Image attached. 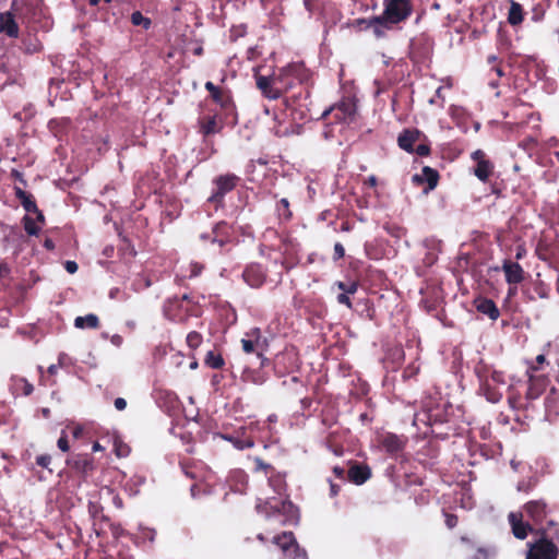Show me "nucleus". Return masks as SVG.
<instances>
[{
	"label": "nucleus",
	"instance_id": "nucleus-1",
	"mask_svg": "<svg viewBox=\"0 0 559 559\" xmlns=\"http://www.w3.org/2000/svg\"><path fill=\"white\" fill-rule=\"evenodd\" d=\"M255 508L267 521L278 525L296 523L298 519L297 509L288 500L270 498L264 502H259Z\"/></svg>",
	"mask_w": 559,
	"mask_h": 559
},
{
	"label": "nucleus",
	"instance_id": "nucleus-2",
	"mask_svg": "<svg viewBox=\"0 0 559 559\" xmlns=\"http://www.w3.org/2000/svg\"><path fill=\"white\" fill-rule=\"evenodd\" d=\"M385 9L382 16L374 17L371 23L396 24L405 20L411 14V5L407 0H385Z\"/></svg>",
	"mask_w": 559,
	"mask_h": 559
},
{
	"label": "nucleus",
	"instance_id": "nucleus-3",
	"mask_svg": "<svg viewBox=\"0 0 559 559\" xmlns=\"http://www.w3.org/2000/svg\"><path fill=\"white\" fill-rule=\"evenodd\" d=\"M273 543L282 549V559H307L306 552L299 548L290 532L274 536Z\"/></svg>",
	"mask_w": 559,
	"mask_h": 559
},
{
	"label": "nucleus",
	"instance_id": "nucleus-4",
	"mask_svg": "<svg viewBox=\"0 0 559 559\" xmlns=\"http://www.w3.org/2000/svg\"><path fill=\"white\" fill-rule=\"evenodd\" d=\"M481 380V390L484 391V394L486 395L487 400L491 403H497L502 397V392L499 390V385H504V377L499 371H492L489 377H486Z\"/></svg>",
	"mask_w": 559,
	"mask_h": 559
},
{
	"label": "nucleus",
	"instance_id": "nucleus-5",
	"mask_svg": "<svg viewBox=\"0 0 559 559\" xmlns=\"http://www.w3.org/2000/svg\"><path fill=\"white\" fill-rule=\"evenodd\" d=\"M558 549L554 543L542 537L534 544H528V551L525 559H556Z\"/></svg>",
	"mask_w": 559,
	"mask_h": 559
},
{
	"label": "nucleus",
	"instance_id": "nucleus-6",
	"mask_svg": "<svg viewBox=\"0 0 559 559\" xmlns=\"http://www.w3.org/2000/svg\"><path fill=\"white\" fill-rule=\"evenodd\" d=\"M255 84L257 87L261 91L264 97L269 99H277L280 98L284 91L287 88H283L282 86L276 85V79H270L265 75L255 74Z\"/></svg>",
	"mask_w": 559,
	"mask_h": 559
},
{
	"label": "nucleus",
	"instance_id": "nucleus-7",
	"mask_svg": "<svg viewBox=\"0 0 559 559\" xmlns=\"http://www.w3.org/2000/svg\"><path fill=\"white\" fill-rule=\"evenodd\" d=\"M356 107L355 104L350 100H344L340 104L326 109L322 117H326L330 112H334V118L341 122L350 121L353 116L355 115Z\"/></svg>",
	"mask_w": 559,
	"mask_h": 559
},
{
	"label": "nucleus",
	"instance_id": "nucleus-8",
	"mask_svg": "<svg viewBox=\"0 0 559 559\" xmlns=\"http://www.w3.org/2000/svg\"><path fill=\"white\" fill-rule=\"evenodd\" d=\"M248 335L251 338H249V340L242 338L241 340L242 350L246 354L257 353L258 356H261V352L263 350V347H264L263 346L264 341L261 340L259 329L252 330Z\"/></svg>",
	"mask_w": 559,
	"mask_h": 559
},
{
	"label": "nucleus",
	"instance_id": "nucleus-9",
	"mask_svg": "<svg viewBox=\"0 0 559 559\" xmlns=\"http://www.w3.org/2000/svg\"><path fill=\"white\" fill-rule=\"evenodd\" d=\"M238 181V177L231 174L219 176L215 179L216 192L211 199L222 198L225 193L231 191Z\"/></svg>",
	"mask_w": 559,
	"mask_h": 559
},
{
	"label": "nucleus",
	"instance_id": "nucleus-10",
	"mask_svg": "<svg viewBox=\"0 0 559 559\" xmlns=\"http://www.w3.org/2000/svg\"><path fill=\"white\" fill-rule=\"evenodd\" d=\"M502 270L504 272L506 281L508 284H519L524 278V271L522 266L516 262L504 261Z\"/></svg>",
	"mask_w": 559,
	"mask_h": 559
},
{
	"label": "nucleus",
	"instance_id": "nucleus-11",
	"mask_svg": "<svg viewBox=\"0 0 559 559\" xmlns=\"http://www.w3.org/2000/svg\"><path fill=\"white\" fill-rule=\"evenodd\" d=\"M509 522L512 527L513 535L519 539H524L527 536V532L531 531V526L523 522L522 513L511 512L509 514Z\"/></svg>",
	"mask_w": 559,
	"mask_h": 559
},
{
	"label": "nucleus",
	"instance_id": "nucleus-12",
	"mask_svg": "<svg viewBox=\"0 0 559 559\" xmlns=\"http://www.w3.org/2000/svg\"><path fill=\"white\" fill-rule=\"evenodd\" d=\"M524 508L527 516L535 524L540 523L546 515V504L540 500L530 501L525 504Z\"/></svg>",
	"mask_w": 559,
	"mask_h": 559
},
{
	"label": "nucleus",
	"instance_id": "nucleus-13",
	"mask_svg": "<svg viewBox=\"0 0 559 559\" xmlns=\"http://www.w3.org/2000/svg\"><path fill=\"white\" fill-rule=\"evenodd\" d=\"M0 33L8 35L9 37L19 36V26L14 20V16L10 12L0 13Z\"/></svg>",
	"mask_w": 559,
	"mask_h": 559
},
{
	"label": "nucleus",
	"instance_id": "nucleus-14",
	"mask_svg": "<svg viewBox=\"0 0 559 559\" xmlns=\"http://www.w3.org/2000/svg\"><path fill=\"white\" fill-rule=\"evenodd\" d=\"M476 309L483 314L488 316L491 320H497L499 317V310L495 302L490 299L480 298L475 300Z\"/></svg>",
	"mask_w": 559,
	"mask_h": 559
},
{
	"label": "nucleus",
	"instance_id": "nucleus-15",
	"mask_svg": "<svg viewBox=\"0 0 559 559\" xmlns=\"http://www.w3.org/2000/svg\"><path fill=\"white\" fill-rule=\"evenodd\" d=\"M243 278L251 287H259L264 276L259 266H250L245 270Z\"/></svg>",
	"mask_w": 559,
	"mask_h": 559
},
{
	"label": "nucleus",
	"instance_id": "nucleus-16",
	"mask_svg": "<svg viewBox=\"0 0 559 559\" xmlns=\"http://www.w3.org/2000/svg\"><path fill=\"white\" fill-rule=\"evenodd\" d=\"M419 138V131L417 130H406L402 134H400L397 141L401 148L412 152L414 143Z\"/></svg>",
	"mask_w": 559,
	"mask_h": 559
},
{
	"label": "nucleus",
	"instance_id": "nucleus-17",
	"mask_svg": "<svg viewBox=\"0 0 559 559\" xmlns=\"http://www.w3.org/2000/svg\"><path fill=\"white\" fill-rule=\"evenodd\" d=\"M348 477L353 483L361 485L370 477V469L367 466H352L348 471Z\"/></svg>",
	"mask_w": 559,
	"mask_h": 559
},
{
	"label": "nucleus",
	"instance_id": "nucleus-18",
	"mask_svg": "<svg viewBox=\"0 0 559 559\" xmlns=\"http://www.w3.org/2000/svg\"><path fill=\"white\" fill-rule=\"evenodd\" d=\"M15 194L27 213L37 212L38 207L31 194L22 189H16Z\"/></svg>",
	"mask_w": 559,
	"mask_h": 559
},
{
	"label": "nucleus",
	"instance_id": "nucleus-19",
	"mask_svg": "<svg viewBox=\"0 0 559 559\" xmlns=\"http://www.w3.org/2000/svg\"><path fill=\"white\" fill-rule=\"evenodd\" d=\"M382 445L388 452H397L403 448L402 440L395 435H385L382 438Z\"/></svg>",
	"mask_w": 559,
	"mask_h": 559
},
{
	"label": "nucleus",
	"instance_id": "nucleus-20",
	"mask_svg": "<svg viewBox=\"0 0 559 559\" xmlns=\"http://www.w3.org/2000/svg\"><path fill=\"white\" fill-rule=\"evenodd\" d=\"M98 318L97 316L95 314H87L85 317H76L75 320H74V325L75 328L78 329H85V328H91V329H96L98 326Z\"/></svg>",
	"mask_w": 559,
	"mask_h": 559
},
{
	"label": "nucleus",
	"instance_id": "nucleus-21",
	"mask_svg": "<svg viewBox=\"0 0 559 559\" xmlns=\"http://www.w3.org/2000/svg\"><path fill=\"white\" fill-rule=\"evenodd\" d=\"M491 170L492 165L490 164V162L487 159H481L477 164L474 174L479 180L486 181L489 178Z\"/></svg>",
	"mask_w": 559,
	"mask_h": 559
},
{
	"label": "nucleus",
	"instance_id": "nucleus-22",
	"mask_svg": "<svg viewBox=\"0 0 559 559\" xmlns=\"http://www.w3.org/2000/svg\"><path fill=\"white\" fill-rule=\"evenodd\" d=\"M205 364L213 369H221L225 362L221 354L210 350L206 354Z\"/></svg>",
	"mask_w": 559,
	"mask_h": 559
},
{
	"label": "nucleus",
	"instance_id": "nucleus-23",
	"mask_svg": "<svg viewBox=\"0 0 559 559\" xmlns=\"http://www.w3.org/2000/svg\"><path fill=\"white\" fill-rule=\"evenodd\" d=\"M508 20L512 25L520 24L523 21L522 7L519 3L512 1Z\"/></svg>",
	"mask_w": 559,
	"mask_h": 559
},
{
	"label": "nucleus",
	"instance_id": "nucleus-24",
	"mask_svg": "<svg viewBox=\"0 0 559 559\" xmlns=\"http://www.w3.org/2000/svg\"><path fill=\"white\" fill-rule=\"evenodd\" d=\"M23 222L26 233L31 236L37 235L41 229V226L29 215H26L23 218Z\"/></svg>",
	"mask_w": 559,
	"mask_h": 559
},
{
	"label": "nucleus",
	"instance_id": "nucleus-25",
	"mask_svg": "<svg viewBox=\"0 0 559 559\" xmlns=\"http://www.w3.org/2000/svg\"><path fill=\"white\" fill-rule=\"evenodd\" d=\"M131 22L135 26H142L147 29L151 26V20L145 17L140 11H135L131 14Z\"/></svg>",
	"mask_w": 559,
	"mask_h": 559
},
{
	"label": "nucleus",
	"instance_id": "nucleus-26",
	"mask_svg": "<svg viewBox=\"0 0 559 559\" xmlns=\"http://www.w3.org/2000/svg\"><path fill=\"white\" fill-rule=\"evenodd\" d=\"M202 343V335L198 332H190L187 335V344L190 348H198Z\"/></svg>",
	"mask_w": 559,
	"mask_h": 559
},
{
	"label": "nucleus",
	"instance_id": "nucleus-27",
	"mask_svg": "<svg viewBox=\"0 0 559 559\" xmlns=\"http://www.w3.org/2000/svg\"><path fill=\"white\" fill-rule=\"evenodd\" d=\"M424 174H425L426 179L428 181L429 188L433 189L437 186V182H438V174L433 169H431L429 167H425L424 168Z\"/></svg>",
	"mask_w": 559,
	"mask_h": 559
},
{
	"label": "nucleus",
	"instance_id": "nucleus-28",
	"mask_svg": "<svg viewBox=\"0 0 559 559\" xmlns=\"http://www.w3.org/2000/svg\"><path fill=\"white\" fill-rule=\"evenodd\" d=\"M336 286L338 289L343 290L345 294H355L357 292L358 285L355 282H352L349 284H345L344 282H337Z\"/></svg>",
	"mask_w": 559,
	"mask_h": 559
},
{
	"label": "nucleus",
	"instance_id": "nucleus-29",
	"mask_svg": "<svg viewBox=\"0 0 559 559\" xmlns=\"http://www.w3.org/2000/svg\"><path fill=\"white\" fill-rule=\"evenodd\" d=\"M290 70H292L290 66L285 67V68L281 69L278 73L270 75L269 78L276 79V85L281 86L284 83V78L290 72Z\"/></svg>",
	"mask_w": 559,
	"mask_h": 559
},
{
	"label": "nucleus",
	"instance_id": "nucleus-30",
	"mask_svg": "<svg viewBox=\"0 0 559 559\" xmlns=\"http://www.w3.org/2000/svg\"><path fill=\"white\" fill-rule=\"evenodd\" d=\"M205 88L211 93L214 100L218 103L223 102L221 91L212 82H206Z\"/></svg>",
	"mask_w": 559,
	"mask_h": 559
},
{
	"label": "nucleus",
	"instance_id": "nucleus-31",
	"mask_svg": "<svg viewBox=\"0 0 559 559\" xmlns=\"http://www.w3.org/2000/svg\"><path fill=\"white\" fill-rule=\"evenodd\" d=\"M115 452H116L117 456L123 457L129 454L130 449L127 444H123L121 442H116L115 443Z\"/></svg>",
	"mask_w": 559,
	"mask_h": 559
},
{
	"label": "nucleus",
	"instance_id": "nucleus-32",
	"mask_svg": "<svg viewBox=\"0 0 559 559\" xmlns=\"http://www.w3.org/2000/svg\"><path fill=\"white\" fill-rule=\"evenodd\" d=\"M57 444H58V448L62 452H68L69 451V443H68V439H67V435H66L64 430H62L61 436H60Z\"/></svg>",
	"mask_w": 559,
	"mask_h": 559
},
{
	"label": "nucleus",
	"instance_id": "nucleus-33",
	"mask_svg": "<svg viewBox=\"0 0 559 559\" xmlns=\"http://www.w3.org/2000/svg\"><path fill=\"white\" fill-rule=\"evenodd\" d=\"M203 131L205 134L214 133L216 131V121L215 119H210L204 126Z\"/></svg>",
	"mask_w": 559,
	"mask_h": 559
},
{
	"label": "nucleus",
	"instance_id": "nucleus-34",
	"mask_svg": "<svg viewBox=\"0 0 559 559\" xmlns=\"http://www.w3.org/2000/svg\"><path fill=\"white\" fill-rule=\"evenodd\" d=\"M36 462L41 467H48L51 462V457L49 455H40L37 457Z\"/></svg>",
	"mask_w": 559,
	"mask_h": 559
},
{
	"label": "nucleus",
	"instance_id": "nucleus-35",
	"mask_svg": "<svg viewBox=\"0 0 559 559\" xmlns=\"http://www.w3.org/2000/svg\"><path fill=\"white\" fill-rule=\"evenodd\" d=\"M349 294L342 293L337 296V301L342 305H346L347 307H352L350 299L348 297Z\"/></svg>",
	"mask_w": 559,
	"mask_h": 559
},
{
	"label": "nucleus",
	"instance_id": "nucleus-36",
	"mask_svg": "<svg viewBox=\"0 0 559 559\" xmlns=\"http://www.w3.org/2000/svg\"><path fill=\"white\" fill-rule=\"evenodd\" d=\"M19 382L23 384V393L25 395H29L33 392V385L28 383L25 379H20Z\"/></svg>",
	"mask_w": 559,
	"mask_h": 559
},
{
	"label": "nucleus",
	"instance_id": "nucleus-37",
	"mask_svg": "<svg viewBox=\"0 0 559 559\" xmlns=\"http://www.w3.org/2000/svg\"><path fill=\"white\" fill-rule=\"evenodd\" d=\"M64 267L68 273L74 274L78 271V264L74 261H67L64 263Z\"/></svg>",
	"mask_w": 559,
	"mask_h": 559
},
{
	"label": "nucleus",
	"instance_id": "nucleus-38",
	"mask_svg": "<svg viewBox=\"0 0 559 559\" xmlns=\"http://www.w3.org/2000/svg\"><path fill=\"white\" fill-rule=\"evenodd\" d=\"M334 254H335V259H341L345 254L344 247L338 242L335 243V246H334Z\"/></svg>",
	"mask_w": 559,
	"mask_h": 559
},
{
	"label": "nucleus",
	"instance_id": "nucleus-39",
	"mask_svg": "<svg viewBox=\"0 0 559 559\" xmlns=\"http://www.w3.org/2000/svg\"><path fill=\"white\" fill-rule=\"evenodd\" d=\"M115 407L118 411H123L127 407V401L122 397H117L115 400Z\"/></svg>",
	"mask_w": 559,
	"mask_h": 559
},
{
	"label": "nucleus",
	"instance_id": "nucleus-40",
	"mask_svg": "<svg viewBox=\"0 0 559 559\" xmlns=\"http://www.w3.org/2000/svg\"><path fill=\"white\" fill-rule=\"evenodd\" d=\"M202 269H203V266L201 264H199L197 262L192 263L191 264V275L192 276L199 275L201 273Z\"/></svg>",
	"mask_w": 559,
	"mask_h": 559
},
{
	"label": "nucleus",
	"instance_id": "nucleus-41",
	"mask_svg": "<svg viewBox=\"0 0 559 559\" xmlns=\"http://www.w3.org/2000/svg\"><path fill=\"white\" fill-rule=\"evenodd\" d=\"M10 273V269L8 266V264L5 263H0V278H4L9 275Z\"/></svg>",
	"mask_w": 559,
	"mask_h": 559
},
{
	"label": "nucleus",
	"instance_id": "nucleus-42",
	"mask_svg": "<svg viewBox=\"0 0 559 559\" xmlns=\"http://www.w3.org/2000/svg\"><path fill=\"white\" fill-rule=\"evenodd\" d=\"M472 157H473V159H474V160H476V162H477V164L479 163V160H481V159H486V158H485V153H484L483 151H480V150L475 151V152L472 154Z\"/></svg>",
	"mask_w": 559,
	"mask_h": 559
},
{
	"label": "nucleus",
	"instance_id": "nucleus-43",
	"mask_svg": "<svg viewBox=\"0 0 559 559\" xmlns=\"http://www.w3.org/2000/svg\"><path fill=\"white\" fill-rule=\"evenodd\" d=\"M416 152L420 156H425L429 153V148L427 145H418Z\"/></svg>",
	"mask_w": 559,
	"mask_h": 559
},
{
	"label": "nucleus",
	"instance_id": "nucleus-44",
	"mask_svg": "<svg viewBox=\"0 0 559 559\" xmlns=\"http://www.w3.org/2000/svg\"><path fill=\"white\" fill-rule=\"evenodd\" d=\"M539 393L534 390L533 385H531L527 390L526 396L531 400L537 399Z\"/></svg>",
	"mask_w": 559,
	"mask_h": 559
},
{
	"label": "nucleus",
	"instance_id": "nucleus-45",
	"mask_svg": "<svg viewBox=\"0 0 559 559\" xmlns=\"http://www.w3.org/2000/svg\"><path fill=\"white\" fill-rule=\"evenodd\" d=\"M366 185H369L370 187H376L378 183V179L376 176H369L367 180L365 181Z\"/></svg>",
	"mask_w": 559,
	"mask_h": 559
},
{
	"label": "nucleus",
	"instance_id": "nucleus-46",
	"mask_svg": "<svg viewBox=\"0 0 559 559\" xmlns=\"http://www.w3.org/2000/svg\"><path fill=\"white\" fill-rule=\"evenodd\" d=\"M447 525L451 528L456 525V518L454 515H448Z\"/></svg>",
	"mask_w": 559,
	"mask_h": 559
},
{
	"label": "nucleus",
	"instance_id": "nucleus-47",
	"mask_svg": "<svg viewBox=\"0 0 559 559\" xmlns=\"http://www.w3.org/2000/svg\"><path fill=\"white\" fill-rule=\"evenodd\" d=\"M340 487L336 484L331 483L330 485V495L331 497H335L338 493Z\"/></svg>",
	"mask_w": 559,
	"mask_h": 559
},
{
	"label": "nucleus",
	"instance_id": "nucleus-48",
	"mask_svg": "<svg viewBox=\"0 0 559 559\" xmlns=\"http://www.w3.org/2000/svg\"><path fill=\"white\" fill-rule=\"evenodd\" d=\"M33 214L36 215V222L41 226L44 224V215L43 213L37 209V212H34Z\"/></svg>",
	"mask_w": 559,
	"mask_h": 559
},
{
	"label": "nucleus",
	"instance_id": "nucleus-49",
	"mask_svg": "<svg viewBox=\"0 0 559 559\" xmlns=\"http://www.w3.org/2000/svg\"><path fill=\"white\" fill-rule=\"evenodd\" d=\"M82 431H83L82 427H80V426L75 427L73 430V437L79 438L81 436Z\"/></svg>",
	"mask_w": 559,
	"mask_h": 559
},
{
	"label": "nucleus",
	"instance_id": "nucleus-50",
	"mask_svg": "<svg viewBox=\"0 0 559 559\" xmlns=\"http://www.w3.org/2000/svg\"><path fill=\"white\" fill-rule=\"evenodd\" d=\"M368 25H369V26H373V27H374V33H376V35H377V36H380V35L382 34V33L380 32V29H378V26H379L380 24L371 23V20H370V21L368 22Z\"/></svg>",
	"mask_w": 559,
	"mask_h": 559
},
{
	"label": "nucleus",
	"instance_id": "nucleus-51",
	"mask_svg": "<svg viewBox=\"0 0 559 559\" xmlns=\"http://www.w3.org/2000/svg\"><path fill=\"white\" fill-rule=\"evenodd\" d=\"M333 471H334V473H335L338 477H341V478L343 477V475H344V469H343V468H341V467H334V469H333Z\"/></svg>",
	"mask_w": 559,
	"mask_h": 559
},
{
	"label": "nucleus",
	"instance_id": "nucleus-52",
	"mask_svg": "<svg viewBox=\"0 0 559 559\" xmlns=\"http://www.w3.org/2000/svg\"><path fill=\"white\" fill-rule=\"evenodd\" d=\"M57 370H58V366L57 365H51L49 368H48V372L50 374H56L57 373Z\"/></svg>",
	"mask_w": 559,
	"mask_h": 559
},
{
	"label": "nucleus",
	"instance_id": "nucleus-53",
	"mask_svg": "<svg viewBox=\"0 0 559 559\" xmlns=\"http://www.w3.org/2000/svg\"><path fill=\"white\" fill-rule=\"evenodd\" d=\"M280 204H281L285 210H288V205H289V203H288V200H287V199H282V200L280 201Z\"/></svg>",
	"mask_w": 559,
	"mask_h": 559
},
{
	"label": "nucleus",
	"instance_id": "nucleus-54",
	"mask_svg": "<svg viewBox=\"0 0 559 559\" xmlns=\"http://www.w3.org/2000/svg\"><path fill=\"white\" fill-rule=\"evenodd\" d=\"M545 360H546L545 355H538V356L536 357V361H537V364H539V365H540V364H544V362H545Z\"/></svg>",
	"mask_w": 559,
	"mask_h": 559
},
{
	"label": "nucleus",
	"instance_id": "nucleus-55",
	"mask_svg": "<svg viewBox=\"0 0 559 559\" xmlns=\"http://www.w3.org/2000/svg\"><path fill=\"white\" fill-rule=\"evenodd\" d=\"M103 450V447L98 443V442H95L93 444V451H102Z\"/></svg>",
	"mask_w": 559,
	"mask_h": 559
},
{
	"label": "nucleus",
	"instance_id": "nucleus-56",
	"mask_svg": "<svg viewBox=\"0 0 559 559\" xmlns=\"http://www.w3.org/2000/svg\"><path fill=\"white\" fill-rule=\"evenodd\" d=\"M45 247H46V248H48V249H52V248H53V243H52V241H51V240H49V239H47V240L45 241Z\"/></svg>",
	"mask_w": 559,
	"mask_h": 559
},
{
	"label": "nucleus",
	"instance_id": "nucleus-57",
	"mask_svg": "<svg viewBox=\"0 0 559 559\" xmlns=\"http://www.w3.org/2000/svg\"><path fill=\"white\" fill-rule=\"evenodd\" d=\"M511 466L514 471H518V466H519V463L515 462L514 460L511 461Z\"/></svg>",
	"mask_w": 559,
	"mask_h": 559
},
{
	"label": "nucleus",
	"instance_id": "nucleus-58",
	"mask_svg": "<svg viewBox=\"0 0 559 559\" xmlns=\"http://www.w3.org/2000/svg\"><path fill=\"white\" fill-rule=\"evenodd\" d=\"M526 489H527V488L525 487L524 483H520V484L518 485V490H520V491H521V490H526Z\"/></svg>",
	"mask_w": 559,
	"mask_h": 559
},
{
	"label": "nucleus",
	"instance_id": "nucleus-59",
	"mask_svg": "<svg viewBox=\"0 0 559 559\" xmlns=\"http://www.w3.org/2000/svg\"><path fill=\"white\" fill-rule=\"evenodd\" d=\"M552 402V397L551 396H548L547 400H546V406L549 408L550 407V403Z\"/></svg>",
	"mask_w": 559,
	"mask_h": 559
},
{
	"label": "nucleus",
	"instance_id": "nucleus-60",
	"mask_svg": "<svg viewBox=\"0 0 559 559\" xmlns=\"http://www.w3.org/2000/svg\"><path fill=\"white\" fill-rule=\"evenodd\" d=\"M496 72H497V74H498L499 76H501V75H502V70H501L500 68H496Z\"/></svg>",
	"mask_w": 559,
	"mask_h": 559
},
{
	"label": "nucleus",
	"instance_id": "nucleus-61",
	"mask_svg": "<svg viewBox=\"0 0 559 559\" xmlns=\"http://www.w3.org/2000/svg\"><path fill=\"white\" fill-rule=\"evenodd\" d=\"M43 414H44V416H46V417H47V416H48V414H49V409H46V408H45V409H43Z\"/></svg>",
	"mask_w": 559,
	"mask_h": 559
},
{
	"label": "nucleus",
	"instance_id": "nucleus-62",
	"mask_svg": "<svg viewBox=\"0 0 559 559\" xmlns=\"http://www.w3.org/2000/svg\"><path fill=\"white\" fill-rule=\"evenodd\" d=\"M253 445V442L249 441L247 442L246 447L251 448Z\"/></svg>",
	"mask_w": 559,
	"mask_h": 559
},
{
	"label": "nucleus",
	"instance_id": "nucleus-63",
	"mask_svg": "<svg viewBox=\"0 0 559 559\" xmlns=\"http://www.w3.org/2000/svg\"><path fill=\"white\" fill-rule=\"evenodd\" d=\"M258 538H259L260 540H264V537H263V535H262V534H259V535H258Z\"/></svg>",
	"mask_w": 559,
	"mask_h": 559
},
{
	"label": "nucleus",
	"instance_id": "nucleus-64",
	"mask_svg": "<svg viewBox=\"0 0 559 559\" xmlns=\"http://www.w3.org/2000/svg\"><path fill=\"white\" fill-rule=\"evenodd\" d=\"M514 293H515V288L514 289L510 288L509 294L513 295Z\"/></svg>",
	"mask_w": 559,
	"mask_h": 559
}]
</instances>
